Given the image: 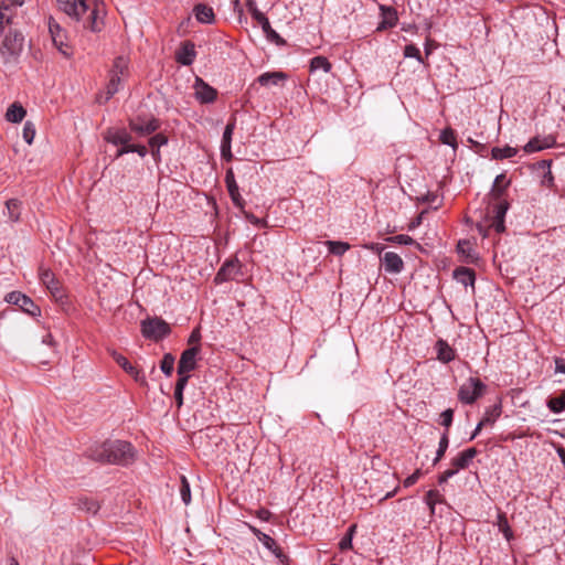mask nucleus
I'll return each mask as SVG.
<instances>
[{
	"label": "nucleus",
	"instance_id": "nucleus-40",
	"mask_svg": "<svg viewBox=\"0 0 565 565\" xmlns=\"http://www.w3.org/2000/svg\"><path fill=\"white\" fill-rule=\"evenodd\" d=\"M439 140L447 146L457 148L456 134L451 128H446L440 132Z\"/></svg>",
	"mask_w": 565,
	"mask_h": 565
},
{
	"label": "nucleus",
	"instance_id": "nucleus-60",
	"mask_svg": "<svg viewBox=\"0 0 565 565\" xmlns=\"http://www.w3.org/2000/svg\"><path fill=\"white\" fill-rule=\"evenodd\" d=\"M200 338H201V334H200L199 330H193L189 338V343H196L200 341Z\"/></svg>",
	"mask_w": 565,
	"mask_h": 565
},
{
	"label": "nucleus",
	"instance_id": "nucleus-51",
	"mask_svg": "<svg viewBox=\"0 0 565 565\" xmlns=\"http://www.w3.org/2000/svg\"><path fill=\"white\" fill-rule=\"evenodd\" d=\"M3 3L8 4L9 9L7 10V14L12 17V8L22 7L24 3V0H2L0 6Z\"/></svg>",
	"mask_w": 565,
	"mask_h": 565
},
{
	"label": "nucleus",
	"instance_id": "nucleus-62",
	"mask_svg": "<svg viewBox=\"0 0 565 565\" xmlns=\"http://www.w3.org/2000/svg\"><path fill=\"white\" fill-rule=\"evenodd\" d=\"M556 372L565 374V362L563 360H556Z\"/></svg>",
	"mask_w": 565,
	"mask_h": 565
},
{
	"label": "nucleus",
	"instance_id": "nucleus-50",
	"mask_svg": "<svg viewBox=\"0 0 565 565\" xmlns=\"http://www.w3.org/2000/svg\"><path fill=\"white\" fill-rule=\"evenodd\" d=\"M178 375H179V379L177 381L174 391L183 392L188 384L190 375L188 373L178 374Z\"/></svg>",
	"mask_w": 565,
	"mask_h": 565
},
{
	"label": "nucleus",
	"instance_id": "nucleus-19",
	"mask_svg": "<svg viewBox=\"0 0 565 565\" xmlns=\"http://www.w3.org/2000/svg\"><path fill=\"white\" fill-rule=\"evenodd\" d=\"M384 269L391 274H398L404 268V263L401 256L393 252H387L383 256Z\"/></svg>",
	"mask_w": 565,
	"mask_h": 565
},
{
	"label": "nucleus",
	"instance_id": "nucleus-37",
	"mask_svg": "<svg viewBox=\"0 0 565 565\" xmlns=\"http://www.w3.org/2000/svg\"><path fill=\"white\" fill-rule=\"evenodd\" d=\"M121 78L122 77L117 74H110V78L107 84L106 100L110 99L120 89Z\"/></svg>",
	"mask_w": 565,
	"mask_h": 565
},
{
	"label": "nucleus",
	"instance_id": "nucleus-21",
	"mask_svg": "<svg viewBox=\"0 0 565 565\" xmlns=\"http://www.w3.org/2000/svg\"><path fill=\"white\" fill-rule=\"evenodd\" d=\"M380 11L382 14V21L377 26L379 31L391 29L396 25L398 18L394 8L382 4L380 6Z\"/></svg>",
	"mask_w": 565,
	"mask_h": 565
},
{
	"label": "nucleus",
	"instance_id": "nucleus-54",
	"mask_svg": "<svg viewBox=\"0 0 565 565\" xmlns=\"http://www.w3.org/2000/svg\"><path fill=\"white\" fill-rule=\"evenodd\" d=\"M352 546V539L351 533H347L340 541L339 547L340 550L344 551Z\"/></svg>",
	"mask_w": 565,
	"mask_h": 565
},
{
	"label": "nucleus",
	"instance_id": "nucleus-1",
	"mask_svg": "<svg viewBox=\"0 0 565 565\" xmlns=\"http://www.w3.org/2000/svg\"><path fill=\"white\" fill-rule=\"evenodd\" d=\"M8 4L0 6V57L4 65L14 66L19 63V58L23 51L24 38L21 32L12 30L11 15L7 14Z\"/></svg>",
	"mask_w": 565,
	"mask_h": 565
},
{
	"label": "nucleus",
	"instance_id": "nucleus-31",
	"mask_svg": "<svg viewBox=\"0 0 565 565\" xmlns=\"http://www.w3.org/2000/svg\"><path fill=\"white\" fill-rule=\"evenodd\" d=\"M516 153H518V149L513 148V147H510V146H505V147H502V148L493 147L491 149V157H492V159H495V160H502V159L512 158Z\"/></svg>",
	"mask_w": 565,
	"mask_h": 565
},
{
	"label": "nucleus",
	"instance_id": "nucleus-52",
	"mask_svg": "<svg viewBox=\"0 0 565 565\" xmlns=\"http://www.w3.org/2000/svg\"><path fill=\"white\" fill-rule=\"evenodd\" d=\"M420 476H422V471L419 469H417L415 472H413L411 476H408L404 480V487L405 488L412 487L413 484H415L417 482V480L419 479Z\"/></svg>",
	"mask_w": 565,
	"mask_h": 565
},
{
	"label": "nucleus",
	"instance_id": "nucleus-16",
	"mask_svg": "<svg viewBox=\"0 0 565 565\" xmlns=\"http://www.w3.org/2000/svg\"><path fill=\"white\" fill-rule=\"evenodd\" d=\"M225 183L228 191V194L235 206L243 207L244 199L242 198L238 185L236 183L234 172L232 169H228L225 174Z\"/></svg>",
	"mask_w": 565,
	"mask_h": 565
},
{
	"label": "nucleus",
	"instance_id": "nucleus-61",
	"mask_svg": "<svg viewBox=\"0 0 565 565\" xmlns=\"http://www.w3.org/2000/svg\"><path fill=\"white\" fill-rule=\"evenodd\" d=\"M174 398L178 407H181L183 404V392L174 391Z\"/></svg>",
	"mask_w": 565,
	"mask_h": 565
},
{
	"label": "nucleus",
	"instance_id": "nucleus-23",
	"mask_svg": "<svg viewBox=\"0 0 565 565\" xmlns=\"http://www.w3.org/2000/svg\"><path fill=\"white\" fill-rule=\"evenodd\" d=\"M437 359L443 363L451 362L455 356V350L443 339H439L435 344Z\"/></svg>",
	"mask_w": 565,
	"mask_h": 565
},
{
	"label": "nucleus",
	"instance_id": "nucleus-30",
	"mask_svg": "<svg viewBox=\"0 0 565 565\" xmlns=\"http://www.w3.org/2000/svg\"><path fill=\"white\" fill-rule=\"evenodd\" d=\"M248 527L267 550H269L274 553L276 552L277 544L273 537H270L268 534L263 533L260 530H258L257 527H255L253 525H248Z\"/></svg>",
	"mask_w": 565,
	"mask_h": 565
},
{
	"label": "nucleus",
	"instance_id": "nucleus-56",
	"mask_svg": "<svg viewBox=\"0 0 565 565\" xmlns=\"http://www.w3.org/2000/svg\"><path fill=\"white\" fill-rule=\"evenodd\" d=\"M457 248L459 253L469 254L471 250V244L469 241H459Z\"/></svg>",
	"mask_w": 565,
	"mask_h": 565
},
{
	"label": "nucleus",
	"instance_id": "nucleus-32",
	"mask_svg": "<svg viewBox=\"0 0 565 565\" xmlns=\"http://www.w3.org/2000/svg\"><path fill=\"white\" fill-rule=\"evenodd\" d=\"M548 409L555 414H559L565 411V391L558 396L550 397L546 403Z\"/></svg>",
	"mask_w": 565,
	"mask_h": 565
},
{
	"label": "nucleus",
	"instance_id": "nucleus-14",
	"mask_svg": "<svg viewBox=\"0 0 565 565\" xmlns=\"http://www.w3.org/2000/svg\"><path fill=\"white\" fill-rule=\"evenodd\" d=\"M40 279L41 282L47 288V290L56 300L62 299L64 297L63 290L51 270H41Z\"/></svg>",
	"mask_w": 565,
	"mask_h": 565
},
{
	"label": "nucleus",
	"instance_id": "nucleus-34",
	"mask_svg": "<svg viewBox=\"0 0 565 565\" xmlns=\"http://www.w3.org/2000/svg\"><path fill=\"white\" fill-rule=\"evenodd\" d=\"M324 245L328 246V249L331 254L337 255V256H341L347 250L350 249L349 243L340 242V241H326Z\"/></svg>",
	"mask_w": 565,
	"mask_h": 565
},
{
	"label": "nucleus",
	"instance_id": "nucleus-10",
	"mask_svg": "<svg viewBox=\"0 0 565 565\" xmlns=\"http://www.w3.org/2000/svg\"><path fill=\"white\" fill-rule=\"evenodd\" d=\"M241 274V263L237 258L226 260L215 276V282L233 280Z\"/></svg>",
	"mask_w": 565,
	"mask_h": 565
},
{
	"label": "nucleus",
	"instance_id": "nucleus-7",
	"mask_svg": "<svg viewBox=\"0 0 565 565\" xmlns=\"http://www.w3.org/2000/svg\"><path fill=\"white\" fill-rule=\"evenodd\" d=\"M160 128V121L154 118L136 117L129 120L130 131L137 134L140 137L149 136L156 132Z\"/></svg>",
	"mask_w": 565,
	"mask_h": 565
},
{
	"label": "nucleus",
	"instance_id": "nucleus-46",
	"mask_svg": "<svg viewBox=\"0 0 565 565\" xmlns=\"http://www.w3.org/2000/svg\"><path fill=\"white\" fill-rule=\"evenodd\" d=\"M404 56L405 57H414L419 63H423V58L419 52V49L415 46L414 44H408L404 47Z\"/></svg>",
	"mask_w": 565,
	"mask_h": 565
},
{
	"label": "nucleus",
	"instance_id": "nucleus-64",
	"mask_svg": "<svg viewBox=\"0 0 565 565\" xmlns=\"http://www.w3.org/2000/svg\"><path fill=\"white\" fill-rule=\"evenodd\" d=\"M483 426H484V425H483V423L480 420V422L477 424V426H476V428H475V430H473L472 435L470 436V440L475 439V438L478 436V434L480 433V430L482 429V427H483Z\"/></svg>",
	"mask_w": 565,
	"mask_h": 565
},
{
	"label": "nucleus",
	"instance_id": "nucleus-17",
	"mask_svg": "<svg viewBox=\"0 0 565 565\" xmlns=\"http://www.w3.org/2000/svg\"><path fill=\"white\" fill-rule=\"evenodd\" d=\"M132 137L124 128H111L105 134V140L114 146L130 143Z\"/></svg>",
	"mask_w": 565,
	"mask_h": 565
},
{
	"label": "nucleus",
	"instance_id": "nucleus-44",
	"mask_svg": "<svg viewBox=\"0 0 565 565\" xmlns=\"http://www.w3.org/2000/svg\"><path fill=\"white\" fill-rule=\"evenodd\" d=\"M23 139L28 145H31L35 137V127L31 121H26L23 127Z\"/></svg>",
	"mask_w": 565,
	"mask_h": 565
},
{
	"label": "nucleus",
	"instance_id": "nucleus-18",
	"mask_svg": "<svg viewBox=\"0 0 565 565\" xmlns=\"http://www.w3.org/2000/svg\"><path fill=\"white\" fill-rule=\"evenodd\" d=\"M555 141L556 140L553 136H546L543 138L534 137L523 147V150L527 153L541 151L553 147Z\"/></svg>",
	"mask_w": 565,
	"mask_h": 565
},
{
	"label": "nucleus",
	"instance_id": "nucleus-57",
	"mask_svg": "<svg viewBox=\"0 0 565 565\" xmlns=\"http://www.w3.org/2000/svg\"><path fill=\"white\" fill-rule=\"evenodd\" d=\"M118 150L116 152V158H120L121 156L132 152V143H126L118 146Z\"/></svg>",
	"mask_w": 565,
	"mask_h": 565
},
{
	"label": "nucleus",
	"instance_id": "nucleus-27",
	"mask_svg": "<svg viewBox=\"0 0 565 565\" xmlns=\"http://www.w3.org/2000/svg\"><path fill=\"white\" fill-rule=\"evenodd\" d=\"M168 143V138L163 134H156L150 137L149 146L151 149V156L156 162L161 160L160 148Z\"/></svg>",
	"mask_w": 565,
	"mask_h": 565
},
{
	"label": "nucleus",
	"instance_id": "nucleus-53",
	"mask_svg": "<svg viewBox=\"0 0 565 565\" xmlns=\"http://www.w3.org/2000/svg\"><path fill=\"white\" fill-rule=\"evenodd\" d=\"M457 473V470H454L452 468L447 469L438 477V483L443 484L447 482L448 479L452 478Z\"/></svg>",
	"mask_w": 565,
	"mask_h": 565
},
{
	"label": "nucleus",
	"instance_id": "nucleus-29",
	"mask_svg": "<svg viewBox=\"0 0 565 565\" xmlns=\"http://www.w3.org/2000/svg\"><path fill=\"white\" fill-rule=\"evenodd\" d=\"M7 216L12 222H19L21 215L22 203L18 199H10L6 203Z\"/></svg>",
	"mask_w": 565,
	"mask_h": 565
},
{
	"label": "nucleus",
	"instance_id": "nucleus-58",
	"mask_svg": "<svg viewBox=\"0 0 565 565\" xmlns=\"http://www.w3.org/2000/svg\"><path fill=\"white\" fill-rule=\"evenodd\" d=\"M132 152H137L141 158L146 157L148 150L146 146L142 145H132Z\"/></svg>",
	"mask_w": 565,
	"mask_h": 565
},
{
	"label": "nucleus",
	"instance_id": "nucleus-20",
	"mask_svg": "<svg viewBox=\"0 0 565 565\" xmlns=\"http://www.w3.org/2000/svg\"><path fill=\"white\" fill-rule=\"evenodd\" d=\"M478 451L476 448H468L461 452H459L452 460L451 466L454 470L457 472L461 469H466L472 459L477 456Z\"/></svg>",
	"mask_w": 565,
	"mask_h": 565
},
{
	"label": "nucleus",
	"instance_id": "nucleus-63",
	"mask_svg": "<svg viewBox=\"0 0 565 565\" xmlns=\"http://www.w3.org/2000/svg\"><path fill=\"white\" fill-rule=\"evenodd\" d=\"M270 513L268 510H265V509H260L258 512H257V516L264 521L268 520Z\"/></svg>",
	"mask_w": 565,
	"mask_h": 565
},
{
	"label": "nucleus",
	"instance_id": "nucleus-8",
	"mask_svg": "<svg viewBox=\"0 0 565 565\" xmlns=\"http://www.w3.org/2000/svg\"><path fill=\"white\" fill-rule=\"evenodd\" d=\"M4 300L8 303L18 306L22 311L29 313L30 316H36L40 313V308L33 302V300L20 291L9 292Z\"/></svg>",
	"mask_w": 565,
	"mask_h": 565
},
{
	"label": "nucleus",
	"instance_id": "nucleus-15",
	"mask_svg": "<svg viewBox=\"0 0 565 565\" xmlns=\"http://www.w3.org/2000/svg\"><path fill=\"white\" fill-rule=\"evenodd\" d=\"M195 56V45L191 41L183 42L181 47L175 53L177 62L184 66H190L193 64Z\"/></svg>",
	"mask_w": 565,
	"mask_h": 565
},
{
	"label": "nucleus",
	"instance_id": "nucleus-12",
	"mask_svg": "<svg viewBox=\"0 0 565 565\" xmlns=\"http://www.w3.org/2000/svg\"><path fill=\"white\" fill-rule=\"evenodd\" d=\"M193 87L195 90V97L200 103L209 104L216 99V89L205 83L202 78L196 77Z\"/></svg>",
	"mask_w": 565,
	"mask_h": 565
},
{
	"label": "nucleus",
	"instance_id": "nucleus-4",
	"mask_svg": "<svg viewBox=\"0 0 565 565\" xmlns=\"http://www.w3.org/2000/svg\"><path fill=\"white\" fill-rule=\"evenodd\" d=\"M486 385L477 377H469L459 388L458 398L463 404H472L483 395Z\"/></svg>",
	"mask_w": 565,
	"mask_h": 565
},
{
	"label": "nucleus",
	"instance_id": "nucleus-42",
	"mask_svg": "<svg viewBox=\"0 0 565 565\" xmlns=\"http://www.w3.org/2000/svg\"><path fill=\"white\" fill-rule=\"evenodd\" d=\"M174 366V356L171 353H166L160 363V369L167 376H171Z\"/></svg>",
	"mask_w": 565,
	"mask_h": 565
},
{
	"label": "nucleus",
	"instance_id": "nucleus-28",
	"mask_svg": "<svg viewBox=\"0 0 565 565\" xmlns=\"http://www.w3.org/2000/svg\"><path fill=\"white\" fill-rule=\"evenodd\" d=\"M508 185L509 181L507 180L505 174L501 173L497 175L490 192V196L492 198V200H501Z\"/></svg>",
	"mask_w": 565,
	"mask_h": 565
},
{
	"label": "nucleus",
	"instance_id": "nucleus-55",
	"mask_svg": "<svg viewBox=\"0 0 565 565\" xmlns=\"http://www.w3.org/2000/svg\"><path fill=\"white\" fill-rule=\"evenodd\" d=\"M257 23L262 26L263 32L268 31L269 28H271L269 20L267 17L263 13L257 19H255Z\"/></svg>",
	"mask_w": 565,
	"mask_h": 565
},
{
	"label": "nucleus",
	"instance_id": "nucleus-2",
	"mask_svg": "<svg viewBox=\"0 0 565 565\" xmlns=\"http://www.w3.org/2000/svg\"><path fill=\"white\" fill-rule=\"evenodd\" d=\"M58 9L73 20L83 22V26L94 33H98L104 28L103 6L95 3L89 8L86 0H56Z\"/></svg>",
	"mask_w": 565,
	"mask_h": 565
},
{
	"label": "nucleus",
	"instance_id": "nucleus-36",
	"mask_svg": "<svg viewBox=\"0 0 565 565\" xmlns=\"http://www.w3.org/2000/svg\"><path fill=\"white\" fill-rule=\"evenodd\" d=\"M500 415H501V406L499 404H495L486 411L484 416L481 419V422L483 423L484 426L493 425L495 423V420L500 417Z\"/></svg>",
	"mask_w": 565,
	"mask_h": 565
},
{
	"label": "nucleus",
	"instance_id": "nucleus-25",
	"mask_svg": "<svg viewBox=\"0 0 565 565\" xmlns=\"http://www.w3.org/2000/svg\"><path fill=\"white\" fill-rule=\"evenodd\" d=\"M455 279L463 285L465 287L471 286L473 287L476 275L473 269L468 267H459L454 271Z\"/></svg>",
	"mask_w": 565,
	"mask_h": 565
},
{
	"label": "nucleus",
	"instance_id": "nucleus-45",
	"mask_svg": "<svg viewBox=\"0 0 565 565\" xmlns=\"http://www.w3.org/2000/svg\"><path fill=\"white\" fill-rule=\"evenodd\" d=\"M265 36L267 41L275 43L277 46L286 45V41L273 28L265 31Z\"/></svg>",
	"mask_w": 565,
	"mask_h": 565
},
{
	"label": "nucleus",
	"instance_id": "nucleus-5",
	"mask_svg": "<svg viewBox=\"0 0 565 565\" xmlns=\"http://www.w3.org/2000/svg\"><path fill=\"white\" fill-rule=\"evenodd\" d=\"M141 332L145 338L158 341L170 333V327L160 318L147 319L141 322Z\"/></svg>",
	"mask_w": 565,
	"mask_h": 565
},
{
	"label": "nucleus",
	"instance_id": "nucleus-33",
	"mask_svg": "<svg viewBox=\"0 0 565 565\" xmlns=\"http://www.w3.org/2000/svg\"><path fill=\"white\" fill-rule=\"evenodd\" d=\"M331 63L324 56H315L310 61V71L316 72L322 70L324 73H329L331 71Z\"/></svg>",
	"mask_w": 565,
	"mask_h": 565
},
{
	"label": "nucleus",
	"instance_id": "nucleus-3",
	"mask_svg": "<svg viewBox=\"0 0 565 565\" xmlns=\"http://www.w3.org/2000/svg\"><path fill=\"white\" fill-rule=\"evenodd\" d=\"M88 457L99 462L127 465L134 457L132 446L124 440H107L92 446L88 449Z\"/></svg>",
	"mask_w": 565,
	"mask_h": 565
},
{
	"label": "nucleus",
	"instance_id": "nucleus-38",
	"mask_svg": "<svg viewBox=\"0 0 565 565\" xmlns=\"http://www.w3.org/2000/svg\"><path fill=\"white\" fill-rule=\"evenodd\" d=\"M448 446H449L448 431L445 430L440 437L438 449L436 451V457L433 460L434 465H436L444 457Z\"/></svg>",
	"mask_w": 565,
	"mask_h": 565
},
{
	"label": "nucleus",
	"instance_id": "nucleus-26",
	"mask_svg": "<svg viewBox=\"0 0 565 565\" xmlns=\"http://www.w3.org/2000/svg\"><path fill=\"white\" fill-rule=\"evenodd\" d=\"M26 111L20 103H13L9 106L6 111V120L9 122L18 124L23 120Z\"/></svg>",
	"mask_w": 565,
	"mask_h": 565
},
{
	"label": "nucleus",
	"instance_id": "nucleus-11",
	"mask_svg": "<svg viewBox=\"0 0 565 565\" xmlns=\"http://www.w3.org/2000/svg\"><path fill=\"white\" fill-rule=\"evenodd\" d=\"M199 352V347H191L182 352L178 364V374H189L196 367V355Z\"/></svg>",
	"mask_w": 565,
	"mask_h": 565
},
{
	"label": "nucleus",
	"instance_id": "nucleus-49",
	"mask_svg": "<svg viewBox=\"0 0 565 565\" xmlns=\"http://www.w3.org/2000/svg\"><path fill=\"white\" fill-rule=\"evenodd\" d=\"M246 8H247L248 12L250 13V15L253 17L254 20L257 19L260 14H263V12H260L258 10L255 0H247L246 1Z\"/></svg>",
	"mask_w": 565,
	"mask_h": 565
},
{
	"label": "nucleus",
	"instance_id": "nucleus-41",
	"mask_svg": "<svg viewBox=\"0 0 565 565\" xmlns=\"http://www.w3.org/2000/svg\"><path fill=\"white\" fill-rule=\"evenodd\" d=\"M234 129H235V120L228 121L227 125L225 126V129H224V132L222 136L221 146H224V149L227 151H228L227 147L231 146V143H232V136H233Z\"/></svg>",
	"mask_w": 565,
	"mask_h": 565
},
{
	"label": "nucleus",
	"instance_id": "nucleus-43",
	"mask_svg": "<svg viewBox=\"0 0 565 565\" xmlns=\"http://www.w3.org/2000/svg\"><path fill=\"white\" fill-rule=\"evenodd\" d=\"M180 495L185 505L191 502L190 483L184 476H181Z\"/></svg>",
	"mask_w": 565,
	"mask_h": 565
},
{
	"label": "nucleus",
	"instance_id": "nucleus-39",
	"mask_svg": "<svg viewBox=\"0 0 565 565\" xmlns=\"http://www.w3.org/2000/svg\"><path fill=\"white\" fill-rule=\"evenodd\" d=\"M425 502L429 507L431 514H434L436 503L443 502V495L438 490H429L426 493Z\"/></svg>",
	"mask_w": 565,
	"mask_h": 565
},
{
	"label": "nucleus",
	"instance_id": "nucleus-9",
	"mask_svg": "<svg viewBox=\"0 0 565 565\" xmlns=\"http://www.w3.org/2000/svg\"><path fill=\"white\" fill-rule=\"evenodd\" d=\"M49 31L55 47L66 57L72 55L68 44L65 42V32L52 18L49 20Z\"/></svg>",
	"mask_w": 565,
	"mask_h": 565
},
{
	"label": "nucleus",
	"instance_id": "nucleus-22",
	"mask_svg": "<svg viewBox=\"0 0 565 565\" xmlns=\"http://www.w3.org/2000/svg\"><path fill=\"white\" fill-rule=\"evenodd\" d=\"M287 78L288 76L284 72H266L260 74L257 77L256 82L259 83L262 86H278L282 85Z\"/></svg>",
	"mask_w": 565,
	"mask_h": 565
},
{
	"label": "nucleus",
	"instance_id": "nucleus-13",
	"mask_svg": "<svg viewBox=\"0 0 565 565\" xmlns=\"http://www.w3.org/2000/svg\"><path fill=\"white\" fill-rule=\"evenodd\" d=\"M111 356L116 363L125 370V372L134 377L136 382L141 385L147 384L145 375L139 370H137L122 354L113 351Z\"/></svg>",
	"mask_w": 565,
	"mask_h": 565
},
{
	"label": "nucleus",
	"instance_id": "nucleus-6",
	"mask_svg": "<svg viewBox=\"0 0 565 565\" xmlns=\"http://www.w3.org/2000/svg\"><path fill=\"white\" fill-rule=\"evenodd\" d=\"M495 202L491 205V210L488 214L490 216L489 227L493 228L497 233H502L505 230L504 217L509 210V203L503 200H494Z\"/></svg>",
	"mask_w": 565,
	"mask_h": 565
},
{
	"label": "nucleus",
	"instance_id": "nucleus-35",
	"mask_svg": "<svg viewBox=\"0 0 565 565\" xmlns=\"http://www.w3.org/2000/svg\"><path fill=\"white\" fill-rule=\"evenodd\" d=\"M128 60L124 56L115 58L110 74H117L120 77H125L128 74Z\"/></svg>",
	"mask_w": 565,
	"mask_h": 565
},
{
	"label": "nucleus",
	"instance_id": "nucleus-47",
	"mask_svg": "<svg viewBox=\"0 0 565 565\" xmlns=\"http://www.w3.org/2000/svg\"><path fill=\"white\" fill-rule=\"evenodd\" d=\"M452 418L454 411L451 408H448L440 414V424L446 428L447 431L452 424Z\"/></svg>",
	"mask_w": 565,
	"mask_h": 565
},
{
	"label": "nucleus",
	"instance_id": "nucleus-48",
	"mask_svg": "<svg viewBox=\"0 0 565 565\" xmlns=\"http://www.w3.org/2000/svg\"><path fill=\"white\" fill-rule=\"evenodd\" d=\"M390 241L401 245H412L415 243V241L411 236L405 234L395 235L391 237Z\"/></svg>",
	"mask_w": 565,
	"mask_h": 565
},
{
	"label": "nucleus",
	"instance_id": "nucleus-24",
	"mask_svg": "<svg viewBox=\"0 0 565 565\" xmlns=\"http://www.w3.org/2000/svg\"><path fill=\"white\" fill-rule=\"evenodd\" d=\"M194 15L200 23L212 24L215 21V14L211 7L199 3L193 9Z\"/></svg>",
	"mask_w": 565,
	"mask_h": 565
},
{
	"label": "nucleus",
	"instance_id": "nucleus-59",
	"mask_svg": "<svg viewBox=\"0 0 565 565\" xmlns=\"http://www.w3.org/2000/svg\"><path fill=\"white\" fill-rule=\"evenodd\" d=\"M227 149H228V151L224 149V146H221V156L226 161H230L233 158L231 146H228Z\"/></svg>",
	"mask_w": 565,
	"mask_h": 565
}]
</instances>
